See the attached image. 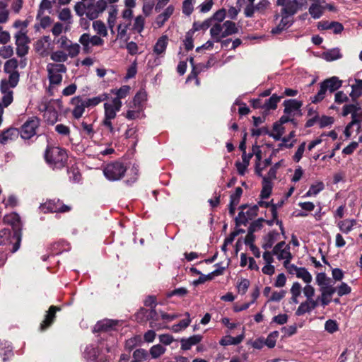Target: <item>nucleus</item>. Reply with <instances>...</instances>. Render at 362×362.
<instances>
[{"label": "nucleus", "mask_w": 362, "mask_h": 362, "mask_svg": "<svg viewBox=\"0 0 362 362\" xmlns=\"http://www.w3.org/2000/svg\"><path fill=\"white\" fill-rule=\"evenodd\" d=\"M50 42L51 39L49 36H43L37 40L35 44V49L36 52L42 57L48 56L50 52L49 49Z\"/></svg>", "instance_id": "16"}, {"label": "nucleus", "mask_w": 362, "mask_h": 362, "mask_svg": "<svg viewBox=\"0 0 362 362\" xmlns=\"http://www.w3.org/2000/svg\"><path fill=\"white\" fill-rule=\"evenodd\" d=\"M324 188L325 185L322 182H317L315 184L310 186L305 197L316 196L319 192L322 191Z\"/></svg>", "instance_id": "44"}, {"label": "nucleus", "mask_w": 362, "mask_h": 362, "mask_svg": "<svg viewBox=\"0 0 362 362\" xmlns=\"http://www.w3.org/2000/svg\"><path fill=\"white\" fill-rule=\"evenodd\" d=\"M350 96L354 100L362 95V80L356 79L355 83L351 86Z\"/></svg>", "instance_id": "37"}, {"label": "nucleus", "mask_w": 362, "mask_h": 362, "mask_svg": "<svg viewBox=\"0 0 362 362\" xmlns=\"http://www.w3.org/2000/svg\"><path fill=\"white\" fill-rule=\"evenodd\" d=\"M318 300H305L302 302L296 311V315L300 316L305 313H310L319 305Z\"/></svg>", "instance_id": "18"}, {"label": "nucleus", "mask_w": 362, "mask_h": 362, "mask_svg": "<svg viewBox=\"0 0 362 362\" xmlns=\"http://www.w3.org/2000/svg\"><path fill=\"white\" fill-rule=\"evenodd\" d=\"M288 272L292 275H296L298 279H301L305 284H310L313 277L310 272L304 267H298L294 264L288 267Z\"/></svg>", "instance_id": "14"}, {"label": "nucleus", "mask_w": 362, "mask_h": 362, "mask_svg": "<svg viewBox=\"0 0 362 362\" xmlns=\"http://www.w3.org/2000/svg\"><path fill=\"white\" fill-rule=\"evenodd\" d=\"M247 207V205L243 204L240 206L241 211L238 214V216L235 218L237 225L245 224L249 220L255 218L258 213V206L253 205L248 208L246 211L244 210Z\"/></svg>", "instance_id": "11"}, {"label": "nucleus", "mask_w": 362, "mask_h": 362, "mask_svg": "<svg viewBox=\"0 0 362 362\" xmlns=\"http://www.w3.org/2000/svg\"><path fill=\"white\" fill-rule=\"evenodd\" d=\"M7 6V2L0 1V23H5L8 20L9 11Z\"/></svg>", "instance_id": "46"}, {"label": "nucleus", "mask_w": 362, "mask_h": 362, "mask_svg": "<svg viewBox=\"0 0 362 362\" xmlns=\"http://www.w3.org/2000/svg\"><path fill=\"white\" fill-rule=\"evenodd\" d=\"M128 28H129V24L119 23L118 25L117 40H123L125 41H127L128 40V37H127Z\"/></svg>", "instance_id": "47"}, {"label": "nucleus", "mask_w": 362, "mask_h": 362, "mask_svg": "<svg viewBox=\"0 0 362 362\" xmlns=\"http://www.w3.org/2000/svg\"><path fill=\"white\" fill-rule=\"evenodd\" d=\"M325 329L327 332L332 334L339 329V326L335 320H328L325 324Z\"/></svg>", "instance_id": "61"}, {"label": "nucleus", "mask_w": 362, "mask_h": 362, "mask_svg": "<svg viewBox=\"0 0 362 362\" xmlns=\"http://www.w3.org/2000/svg\"><path fill=\"white\" fill-rule=\"evenodd\" d=\"M145 25V17L142 16H138L134 19V23L132 27V29L136 32L141 33Z\"/></svg>", "instance_id": "49"}, {"label": "nucleus", "mask_w": 362, "mask_h": 362, "mask_svg": "<svg viewBox=\"0 0 362 362\" xmlns=\"http://www.w3.org/2000/svg\"><path fill=\"white\" fill-rule=\"evenodd\" d=\"M49 55L51 60L55 62L54 64H64L69 59L66 52L61 49L50 52Z\"/></svg>", "instance_id": "26"}, {"label": "nucleus", "mask_w": 362, "mask_h": 362, "mask_svg": "<svg viewBox=\"0 0 362 362\" xmlns=\"http://www.w3.org/2000/svg\"><path fill=\"white\" fill-rule=\"evenodd\" d=\"M302 103L296 100H286L284 102V113L294 115L295 112L300 110Z\"/></svg>", "instance_id": "21"}, {"label": "nucleus", "mask_w": 362, "mask_h": 362, "mask_svg": "<svg viewBox=\"0 0 362 362\" xmlns=\"http://www.w3.org/2000/svg\"><path fill=\"white\" fill-rule=\"evenodd\" d=\"M78 42L82 45L83 50L85 53H90L91 52V35L89 33L82 34L78 39Z\"/></svg>", "instance_id": "35"}, {"label": "nucleus", "mask_w": 362, "mask_h": 362, "mask_svg": "<svg viewBox=\"0 0 362 362\" xmlns=\"http://www.w3.org/2000/svg\"><path fill=\"white\" fill-rule=\"evenodd\" d=\"M279 337V332L274 331L271 332L267 337L264 344L269 348H274L276 345V339Z\"/></svg>", "instance_id": "51"}, {"label": "nucleus", "mask_w": 362, "mask_h": 362, "mask_svg": "<svg viewBox=\"0 0 362 362\" xmlns=\"http://www.w3.org/2000/svg\"><path fill=\"white\" fill-rule=\"evenodd\" d=\"M125 171L126 168L122 163L115 162L107 165L103 173L107 179L115 181L122 178Z\"/></svg>", "instance_id": "8"}, {"label": "nucleus", "mask_w": 362, "mask_h": 362, "mask_svg": "<svg viewBox=\"0 0 362 362\" xmlns=\"http://www.w3.org/2000/svg\"><path fill=\"white\" fill-rule=\"evenodd\" d=\"M4 222L11 225L13 227V229L16 231H19L21 228V223L20 216L16 213H11L10 214L6 215L4 217Z\"/></svg>", "instance_id": "22"}, {"label": "nucleus", "mask_w": 362, "mask_h": 362, "mask_svg": "<svg viewBox=\"0 0 362 362\" xmlns=\"http://www.w3.org/2000/svg\"><path fill=\"white\" fill-rule=\"evenodd\" d=\"M64 30V32H66L68 30V28L66 27L64 28V25L60 23H56L51 30L52 35L54 36V38L59 37L61 35H62V33Z\"/></svg>", "instance_id": "54"}, {"label": "nucleus", "mask_w": 362, "mask_h": 362, "mask_svg": "<svg viewBox=\"0 0 362 362\" xmlns=\"http://www.w3.org/2000/svg\"><path fill=\"white\" fill-rule=\"evenodd\" d=\"M136 320L140 322L148 320L150 321V327L156 329L162 328L160 324L158 323L159 316L154 308L147 310L141 308L136 315Z\"/></svg>", "instance_id": "5"}, {"label": "nucleus", "mask_w": 362, "mask_h": 362, "mask_svg": "<svg viewBox=\"0 0 362 362\" xmlns=\"http://www.w3.org/2000/svg\"><path fill=\"white\" fill-rule=\"evenodd\" d=\"M18 135V131L15 128H10L0 134V143L6 144L8 141L14 139Z\"/></svg>", "instance_id": "30"}, {"label": "nucleus", "mask_w": 362, "mask_h": 362, "mask_svg": "<svg viewBox=\"0 0 362 362\" xmlns=\"http://www.w3.org/2000/svg\"><path fill=\"white\" fill-rule=\"evenodd\" d=\"M211 26V28L210 29V35L211 37L214 40L215 42H219L222 38L225 37H222V35H223V24L216 23Z\"/></svg>", "instance_id": "29"}, {"label": "nucleus", "mask_w": 362, "mask_h": 362, "mask_svg": "<svg viewBox=\"0 0 362 362\" xmlns=\"http://www.w3.org/2000/svg\"><path fill=\"white\" fill-rule=\"evenodd\" d=\"M337 289L330 284L320 287V296L316 300H318L319 304L325 307L331 302V298Z\"/></svg>", "instance_id": "13"}, {"label": "nucleus", "mask_w": 362, "mask_h": 362, "mask_svg": "<svg viewBox=\"0 0 362 362\" xmlns=\"http://www.w3.org/2000/svg\"><path fill=\"white\" fill-rule=\"evenodd\" d=\"M279 235V234L276 231L269 232L263 238L262 247L265 250L271 248L274 243L277 240Z\"/></svg>", "instance_id": "32"}, {"label": "nucleus", "mask_w": 362, "mask_h": 362, "mask_svg": "<svg viewBox=\"0 0 362 362\" xmlns=\"http://www.w3.org/2000/svg\"><path fill=\"white\" fill-rule=\"evenodd\" d=\"M362 120V110H356L351 115V122L349 123V126H353L354 124H358V129L361 127L360 123Z\"/></svg>", "instance_id": "62"}, {"label": "nucleus", "mask_w": 362, "mask_h": 362, "mask_svg": "<svg viewBox=\"0 0 362 362\" xmlns=\"http://www.w3.org/2000/svg\"><path fill=\"white\" fill-rule=\"evenodd\" d=\"M356 223V221L355 220L346 219L339 221L337 226L342 233H348L352 230Z\"/></svg>", "instance_id": "39"}, {"label": "nucleus", "mask_w": 362, "mask_h": 362, "mask_svg": "<svg viewBox=\"0 0 362 362\" xmlns=\"http://www.w3.org/2000/svg\"><path fill=\"white\" fill-rule=\"evenodd\" d=\"M93 28L98 35L102 37L107 35V29L105 23L101 21H95L93 23Z\"/></svg>", "instance_id": "43"}, {"label": "nucleus", "mask_w": 362, "mask_h": 362, "mask_svg": "<svg viewBox=\"0 0 362 362\" xmlns=\"http://www.w3.org/2000/svg\"><path fill=\"white\" fill-rule=\"evenodd\" d=\"M108 99V95L106 93L101 94L91 98L84 99L86 103L87 107H95L103 101Z\"/></svg>", "instance_id": "41"}, {"label": "nucleus", "mask_w": 362, "mask_h": 362, "mask_svg": "<svg viewBox=\"0 0 362 362\" xmlns=\"http://www.w3.org/2000/svg\"><path fill=\"white\" fill-rule=\"evenodd\" d=\"M273 254L279 260H284V266L287 269L292 264L290 263L293 255L290 251V246L284 241L279 242L273 248Z\"/></svg>", "instance_id": "6"}, {"label": "nucleus", "mask_w": 362, "mask_h": 362, "mask_svg": "<svg viewBox=\"0 0 362 362\" xmlns=\"http://www.w3.org/2000/svg\"><path fill=\"white\" fill-rule=\"evenodd\" d=\"M356 110H361V107L358 104H349L343 107L342 115L347 116L349 114L352 115Z\"/></svg>", "instance_id": "56"}, {"label": "nucleus", "mask_w": 362, "mask_h": 362, "mask_svg": "<svg viewBox=\"0 0 362 362\" xmlns=\"http://www.w3.org/2000/svg\"><path fill=\"white\" fill-rule=\"evenodd\" d=\"M327 91L328 90H327L324 84L322 83H320V90L317 92V93L313 98H312V102L315 103L322 100L325 98L326 93Z\"/></svg>", "instance_id": "52"}, {"label": "nucleus", "mask_w": 362, "mask_h": 362, "mask_svg": "<svg viewBox=\"0 0 362 362\" xmlns=\"http://www.w3.org/2000/svg\"><path fill=\"white\" fill-rule=\"evenodd\" d=\"M276 5L280 6V15L293 16L300 9L293 0H276Z\"/></svg>", "instance_id": "12"}, {"label": "nucleus", "mask_w": 362, "mask_h": 362, "mask_svg": "<svg viewBox=\"0 0 362 362\" xmlns=\"http://www.w3.org/2000/svg\"><path fill=\"white\" fill-rule=\"evenodd\" d=\"M117 325V321L105 319L99 321L94 327V332H108L113 329Z\"/></svg>", "instance_id": "20"}, {"label": "nucleus", "mask_w": 362, "mask_h": 362, "mask_svg": "<svg viewBox=\"0 0 362 362\" xmlns=\"http://www.w3.org/2000/svg\"><path fill=\"white\" fill-rule=\"evenodd\" d=\"M212 25V18H207L203 22H194L192 25V28L190 30L194 33L199 30H206Z\"/></svg>", "instance_id": "38"}, {"label": "nucleus", "mask_w": 362, "mask_h": 362, "mask_svg": "<svg viewBox=\"0 0 362 362\" xmlns=\"http://www.w3.org/2000/svg\"><path fill=\"white\" fill-rule=\"evenodd\" d=\"M242 194V188L240 187H237L235 189V192L230 197V203H231L233 205H238L240 202Z\"/></svg>", "instance_id": "59"}, {"label": "nucleus", "mask_w": 362, "mask_h": 362, "mask_svg": "<svg viewBox=\"0 0 362 362\" xmlns=\"http://www.w3.org/2000/svg\"><path fill=\"white\" fill-rule=\"evenodd\" d=\"M272 185L271 181L266 178V177H263L262 189L261 192L262 198L267 199L272 193Z\"/></svg>", "instance_id": "42"}, {"label": "nucleus", "mask_w": 362, "mask_h": 362, "mask_svg": "<svg viewBox=\"0 0 362 362\" xmlns=\"http://www.w3.org/2000/svg\"><path fill=\"white\" fill-rule=\"evenodd\" d=\"M342 57L339 48H333L322 53V58L327 62L341 59Z\"/></svg>", "instance_id": "36"}, {"label": "nucleus", "mask_w": 362, "mask_h": 362, "mask_svg": "<svg viewBox=\"0 0 362 362\" xmlns=\"http://www.w3.org/2000/svg\"><path fill=\"white\" fill-rule=\"evenodd\" d=\"M147 356V351L143 349H136L133 353L134 359L137 361L138 362H141L142 361L146 360Z\"/></svg>", "instance_id": "60"}, {"label": "nucleus", "mask_w": 362, "mask_h": 362, "mask_svg": "<svg viewBox=\"0 0 362 362\" xmlns=\"http://www.w3.org/2000/svg\"><path fill=\"white\" fill-rule=\"evenodd\" d=\"M243 339V333L235 337H231L230 335H226L221 339L219 343L222 346L237 345L241 343Z\"/></svg>", "instance_id": "33"}, {"label": "nucleus", "mask_w": 362, "mask_h": 362, "mask_svg": "<svg viewBox=\"0 0 362 362\" xmlns=\"http://www.w3.org/2000/svg\"><path fill=\"white\" fill-rule=\"evenodd\" d=\"M45 158L53 168H62L65 165L68 156L65 150L57 146H51L47 147Z\"/></svg>", "instance_id": "3"}, {"label": "nucleus", "mask_w": 362, "mask_h": 362, "mask_svg": "<svg viewBox=\"0 0 362 362\" xmlns=\"http://www.w3.org/2000/svg\"><path fill=\"white\" fill-rule=\"evenodd\" d=\"M280 99L281 97H279L275 94L273 95L264 103L262 109H264L265 111L276 109L277 103L279 102Z\"/></svg>", "instance_id": "40"}, {"label": "nucleus", "mask_w": 362, "mask_h": 362, "mask_svg": "<svg viewBox=\"0 0 362 362\" xmlns=\"http://www.w3.org/2000/svg\"><path fill=\"white\" fill-rule=\"evenodd\" d=\"M185 315L187 317L186 320H181L179 323L173 325L171 327V330L174 332H178L181 331L182 329H185L187 327L191 322V320L189 318V313H186Z\"/></svg>", "instance_id": "45"}, {"label": "nucleus", "mask_w": 362, "mask_h": 362, "mask_svg": "<svg viewBox=\"0 0 362 362\" xmlns=\"http://www.w3.org/2000/svg\"><path fill=\"white\" fill-rule=\"evenodd\" d=\"M130 87L123 86L119 89L112 90L117 96L104 103V117L102 124L106 127L111 134H114L117 129L113 127L112 120L116 118L117 113L120 111L122 103L121 99L124 98L129 93ZM119 129H117L119 131Z\"/></svg>", "instance_id": "1"}, {"label": "nucleus", "mask_w": 362, "mask_h": 362, "mask_svg": "<svg viewBox=\"0 0 362 362\" xmlns=\"http://www.w3.org/2000/svg\"><path fill=\"white\" fill-rule=\"evenodd\" d=\"M16 39V54L23 59L28 53L30 39L27 30H20L14 36Z\"/></svg>", "instance_id": "7"}, {"label": "nucleus", "mask_w": 362, "mask_h": 362, "mask_svg": "<svg viewBox=\"0 0 362 362\" xmlns=\"http://www.w3.org/2000/svg\"><path fill=\"white\" fill-rule=\"evenodd\" d=\"M64 51L70 58H75L78 55L81 50V46L78 43L73 42L71 40L70 42L63 48Z\"/></svg>", "instance_id": "31"}, {"label": "nucleus", "mask_w": 362, "mask_h": 362, "mask_svg": "<svg viewBox=\"0 0 362 362\" xmlns=\"http://www.w3.org/2000/svg\"><path fill=\"white\" fill-rule=\"evenodd\" d=\"M270 6L269 0H260L256 5V11L259 13H264Z\"/></svg>", "instance_id": "63"}, {"label": "nucleus", "mask_w": 362, "mask_h": 362, "mask_svg": "<svg viewBox=\"0 0 362 362\" xmlns=\"http://www.w3.org/2000/svg\"><path fill=\"white\" fill-rule=\"evenodd\" d=\"M13 54V49L11 45L3 46L0 48V57L8 59Z\"/></svg>", "instance_id": "64"}, {"label": "nucleus", "mask_w": 362, "mask_h": 362, "mask_svg": "<svg viewBox=\"0 0 362 362\" xmlns=\"http://www.w3.org/2000/svg\"><path fill=\"white\" fill-rule=\"evenodd\" d=\"M26 65V59H21L19 62L16 58L7 60L4 64V70L8 74V80L1 81L0 90L15 88L18 85L20 78V74L16 69L18 67L24 69Z\"/></svg>", "instance_id": "2"}, {"label": "nucleus", "mask_w": 362, "mask_h": 362, "mask_svg": "<svg viewBox=\"0 0 362 362\" xmlns=\"http://www.w3.org/2000/svg\"><path fill=\"white\" fill-rule=\"evenodd\" d=\"M195 0H185L182 2V13L187 16H189L194 11V4Z\"/></svg>", "instance_id": "48"}, {"label": "nucleus", "mask_w": 362, "mask_h": 362, "mask_svg": "<svg viewBox=\"0 0 362 362\" xmlns=\"http://www.w3.org/2000/svg\"><path fill=\"white\" fill-rule=\"evenodd\" d=\"M11 233L8 228H4L0 230V245H6L10 242Z\"/></svg>", "instance_id": "58"}, {"label": "nucleus", "mask_w": 362, "mask_h": 362, "mask_svg": "<svg viewBox=\"0 0 362 362\" xmlns=\"http://www.w3.org/2000/svg\"><path fill=\"white\" fill-rule=\"evenodd\" d=\"M40 125V119L37 117H31L22 125L21 136L23 139H29L36 134V129Z\"/></svg>", "instance_id": "9"}, {"label": "nucleus", "mask_w": 362, "mask_h": 362, "mask_svg": "<svg viewBox=\"0 0 362 362\" xmlns=\"http://www.w3.org/2000/svg\"><path fill=\"white\" fill-rule=\"evenodd\" d=\"M96 8L93 5V4H88L86 6V16L90 20H94L99 16V13L97 11Z\"/></svg>", "instance_id": "57"}, {"label": "nucleus", "mask_w": 362, "mask_h": 362, "mask_svg": "<svg viewBox=\"0 0 362 362\" xmlns=\"http://www.w3.org/2000/svg\"><path fill=\"white\" fill-rule=\"evenodd\" d=\"M168 41L169 39L167 35H162L159 37L154 45L153 52L156 55H161L164 54L168 46Z\"/></svg>", "instance_id": "25"}, {"label": "nucleus", "mask_w": 362, "mask_h": 362, "mask_svg": "<svg viewBox=\"0 0 362 362\" xmlns=\"http://www.w3.org/2000/svg\"><path fill=\"white\" fill-rule=\"evenodd\" d=\"M166 349L160 344L153 346L150 349V354L152 358H157L165 352Z\"/></svg>", "instance_id": "50"}, {"label": "nucleus", "mask_w": 362, "mask_h": 362, "mask_svg": "<svg viewBox=\"0 0 362 362\" xmlns=\"http://www.w3.org/2000/svg\"><path fill=\"white\" fill-rule=\"evenodd\" d=\"M175 7L173 5H169L160 14L157 16L155 23L158 28H161L165 23L173 14Z\"/></svg>", "instance_id": "19"}, {"label": "nucleus", "mask_w": 362, "mask_h": 362, "mask_svg": "<svg viewBox=\"0 0 362 362\" xmlns=\"http://www.w3.org/2000/svg\"><path fill=\"white\" fill-rule=\"evenodd\" d=\"M223 35L222 37H227L238 33L239 29L236 24L231 21H226L223 23Z\"/></svg>", "instance_id": "34"}, {"label": "nucleus", "mask_w": 362, "mask_h": 362, "mask_svg": "<svg viewBox=\"0 0 362 362\" xmlns=\"http://www.w3.org/2000/svg\"><path fill=\"white\" fill-rule=\"evenodd\" d=\"M117 9L115 6H112L109 11L107 18V25L115 26L117 21Z\"/></svg>", "instance_id": "55"}, {"label": "nucleus", "mask_w": 362, "mask_h": 362, "mask_svg": "<svg viewBox=\"0 0 362 362\" xmlns=\"http://www.w3.org/2000/svg\"><path fill=\"white\" fill-rule=\"evenodd\" d=\"M318 28H321L322 30L332 29L334 33L339 34L343 30L344 27L342 24L339 22L324 21L318 23Z\"/></svg>", "instance_id": "24"}, {"label": "nucleus", "mask_w": 362, "mask_h": 362, "mask_svg": "<svg viewBox=\"0 0 362 362\" xmlns=\"http://www.w3.org/2000/svg\"><path fill=\"white\" fill-rule=\"evenodd\" d=\"M40 208L44 213H64L71 210V206L64 204L59 199L49 200L41 204Z\"/></svg>", "instance_id": "10"}, {"label": "nucleus", "mask_w": 362, "mask_h": 362, "mask_svg": "<svg viewBox=\"0 0 362 362\" xmlns=\"http://www.w3.org/2000/svg\"><path fill=\"white\" fill-rule=\"evenodd\" d=\"M202 339V337L199 334L193 335L189 338L182 339L180 340L181 349L182 350H189L194 345L199 343Z\"/></svg>", "instance_id": "23"}, {"label": "nucleus", "mask_w": 362, "mask_h": 362, "mask_svg": "<svg viewBox=\"0 0 362 362\" xmlns=\"http://www.w3.org/2000/svg\"><path fill=\"white\" fill-rule=\"evenodd\" d=\"M59 308L52 305L49 310L47 311V313L45 316V320L41 323L40 329L41 330H45L47 327H48L54 321L55 317V313L57 310H59Z\"/></svg>", "instance_id": "27"}, {"label": "nucleus", "mask_w": 362, "mask_h": 362, "mask_svg": "<svg viewBox=\"0 0 362 362\" xmlns=\"http://www.w3.org/2000/svg\"><path fill=\"white\" fill-rule=\"evenodd\" d=\"M67 69L64 64L49 63L47 65V71L49 81V91L53 86H58L62 81V74L66 73Z\"/></svg>", "instance_id": "4"}, {"label": "nucleus", "mask_w": 362, "mask_h": 362, "mask_svg": "<svg viewBox=\"0 0 362 362\" xmlns=\"http://www.w3.org/2000/svg\"><path fill=\"white\" fill-rule=\"evenodd\" d=\"M329 93H333L341 86V81L333 76L322 82Z\"/></svg>", "instance_id": "28"}, {"label": "nucleus", "mask_w": 362, "mask_h": 362, "mask_svg": "<svg viewBox=\"0 0 362 362\" xmlns=\"http://www.w3.org/2000/svg\"><path fill=\"white\" fill-rule=\"evenodd\" d=\"M303 292L306 298V300H315V299L313 298L315 290L310 284H306V286L303 288Z\"/></svg>", "instance_id": "53"}, {"label": "nucleus", "mask_w": 362, "mask_h": 362, "mask_svg": "<svg viewBox=\"0 0 362 362\" xmlns=\"http://www.w3.org/2000/svg\"><path fill=\"white\" fill-rule=\"evenodd\" d=\"M71 103L74 105L73 117L75 119L81 118L84 113L85 108L87 107L85 100L81 96H75L71 98Z\"/></svg>", "instance_id": "15"}, {"label": "nucleus", "mask_w": 362, "mask_h": 362, "mask_svg": "<svg viewBox=\"0 0 362 362\" xmlns=\"http://www.w3.org/2000/svg\"><path fill=\"white\" fill-rule=\"evenodd\" d=\"M84 354L86 358L91 362L106 361V358L105 356L100 354L99 350L97 348L91 346L86 347Z\"/></svg>", "instance_id": "17"}]
</instances>
